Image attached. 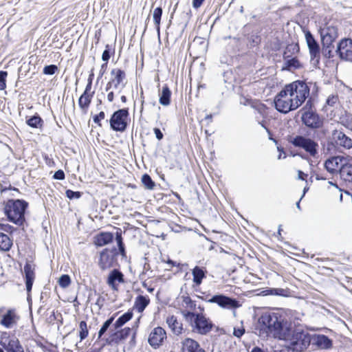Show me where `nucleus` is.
Masks as SVG:
<instances>
[{"label": "nucleus", "instance_id": "1", "mask_svg": "<svg viewBox=\"0 0 352 352\" xmlns=\"http://www.w3.org/2000/svg\"><path fill=\"white\" fill-rule=\"evenodd\" d=\"M254 332L262 338L272 336L284 340L293 352H303L311 341V335L307 331L294 327L279 312L263 313L254 324Z\"/></svg>", "mask_w": 352, "mask_h": 352}, {"label": "nucleus", "instance_id": "2", "mask_svg": "<svg viewBox=\"0 0 352 352\" xmlns=\"http://www.w3.org/2000/svg\"><path fill=\"white\" fill-rule=\"evenodd\" d=\"M182 314L192 328V331L201 335H206L212 329V321L202 313H195L190 311H182Z\"/></svg>", "mask_w": 352, "mask_h": 352}, {"label": "nucleus", "instance_id": "3", "mask_svg": "<svg viewBox=\"0 0 352 352\" xmlns=\"http://www.w3.org/2000/svg\"><path fill=\"white\" fill-rule=\"evenodd\" d=\"M28 203L21 199L8 200L5 206V213L10 221L22 226L25 221V212Z\"/></svg>", "mask_w": 352, "mask_h": 352}, {"label": "nucleus", "instance_id": "4", "mask_svg": "<svg viewBox=\"0 0 352 352\" xmlns=\"http://www.w3.org/2000/svg\"><path fill=\"white\" fill-rule=\"evenodd\" d=\"M294 100L300 107L309 96L310 88L302 80H296L285 86Z\"/></svg>", "mask_w": 352, "mask_h": 352}, {"label": "nucleus", "instance_id": "5", "mask_svg": "<svg viewBox=\"0 0 352 352\" xmlns=\"http://www.w3.org/2000/svg\"><path fill=\"white\" fill-rule=\"evenodd\" d=\"M274 102L276 109L283 113H287L299 107L285 87L276 96Z\"/></svg>", "mask_w": 352, "mask_h": 352}, {"label": "nucleus", "instance_id": "6", "mask_svg": "<svg viewBox=\"0 0 352 352\" xmlns=\"http://www.w3.org/2000/svg\"><path fill=\"white\" fill-rule=\"evenodd\" d=\"M289 142L295 147L305 150L311 157H315L318 154L319 145L314 140L302 135L291 137Z\"/></svg>", "mask_w": 352, "mask_h": 352}, {"label": "nucleus", "instance_id": "7", "mask_svg": "<svg viewBox=\"0 0 352 352\" xmlns=\"http://www.w3.org/2000/svg\"><path fill=\"white\" fill-rule=\"evenodd\" d=\"M129 109L124 108L116 111L109 120L111 128L115 131L124 132L127 127Z\"/></svg>", "mask_w": 352, "mask_h": 352}, {"label": "nucleus", "instance_id": "8", "mask_svg": "<svg viewBox=\"0 0 352 352\" xmlns=\"http://www.w3.org/2000/svg\"><path fill=\"white\" fill-rule=\"evenodd\" d=\"M311 105V100L309 99L307 101L306 105L302 109L305 111L302 114V121L309 128L318 129L322 126V122L316 112L310 110Z\"/></svg>", "mask_w": 352, "mask_h": 352}, {"label": "nucleus", "instance_id": "9", "mask_svg": "<svg viewBox=\"0 0 352 352\" xmlns=\"http://www.w3.org/2000/svg\"><path fill=\"white\" fill-rule=\"evenodd\" d=\"M117 255L116 249L109 250L105 248L100 254L98 265L102 270H107L114 266L116 263V256Z\"/></svg>", "mask_w": 352, "mask_h": 352}, {"label": "nucleus", "instance_id": "10", "mask_svg": "<svg viewBox=\"0 0 352 352\" xmlns=\"http://www.w3.org/2000/svg\"><path fill=\"white\" fill-rule=\"evenodd\" d=\"M331 141L335 146L342 147L345 149L352 148V139L340 130L333 131Z\"/></svg>", "mask_w": 352, "mask_h": 352}, {"label": "nucleus", "instance_id": "11", "mask_svg": "<svg viewBox=\"0 0 352 352\" xmlns=\"http://www.w3.org/2000/svg\"><path fill=\"white\" fill-rule=\"evenodd\" d=\"M111 78L107 84L106 90L108 91L111 87L118 89L120 86L124 88L125 83L124 80L126 79V74L124 71L120 69H113L111 71Z\"/></svg>", "mask_w": 352, "mask_h": 352}, {"label": "nucleus", "instance_id": "12", "mask_svg": "<svg viewBox=\"0 0 352 352\" xmlns=\"http://www.w3.org/2000/svg\"><path fill=\"white\" fill-rule=\"evenodd\" d=\"M339 57L345 60H352V40L351 38L342 39L336 50Z\"/></svg>", "mask_w": 352, "mask_h": 352}, {"label": "nucleus", "instance_id": "13", "mask_svg": "<svg viewBox=\"0 0 352 352\" xmlns=\"http://www.w3.org/2000/svg\"><path fill=\"white\" fill-rule=\"evenodd\" d=\"M0 344L6 352H24L23 346L16 337H2Z\"/></svg>", "mask_w": 352, "mask_h": 352}, {"label": "nucleus", "instance_id": "14", "mask_svg": "<svg viewBox=\"0 0 352 352\" xmlns=\"http://www.w3.org/2000/svg\"><path fill=\"white\" fill-rule=\"evenodd\" d=\"M208 302L217 303L221 307L226 309H235L241 306L239 302L234 298H232L224 295L213 296Z\"/></svg>", "mask_w": 352, "mask_h": 352}, {"label": "nucleus", "instance_id": "15", "mask_svg": "<svg viewBox=\"0 0 352 352\" xmlns=\"http://www.w3.org/2000/svg\"><path fill=\"white\" fill-rule=\"evenodd\" d=\"M166 338V333L165 330L161 327H157L150 333L148 342L153 348L157 349L162 344Z\"/></svg>", "mask_w": 352, "mask_h": 352}, {"label": "nucleus", "instance_id": "16", "mask_svg": "<svg viewBox=\"0 0 352 352\" xmlns=\"http://www.w3.org/2000/svg\"><path fill=\"white\" fill-rule=\"evenodd\" d=\"M346 159L341 156L332 157L326 160L324 167L326 170L331 173L335 174L340 172Z\"/></svg>", "mask_w": 352, "mask_h": 352}, {"label": "nucleus", "instance_id": "17", "mask_svg": "<svg viewBox=\"0 0 352 352\" xmlns=\"http://www.w3.org/2000/svg\"><path fill=\"white\" fill-rule=\"evenodd\" d=\"M320 36L323 45H332L338 37L337 28L329 26L320 30Z\"/></svg>", "mask_w": 352, "mask_h": 352}, {"label": "nucleus", "instance_id": "18", "mask_svg": "<svg viewBox=\"0 0 352 352\" xmlns=\"http://www.w3.org/2000/svg\"><path fill=\"white\" fill-rule=\"evenodd\" d=\"M124 282L123 274L118 269L113 270L109 274L107 283L114 291H118V283Z\"/></svg>", "mask_w": 352, "mask_h": 352}, {"label": "nucleus", "instance_id": "19", "mask_svg": "<svg viewBox=\"0 0 352 352\" xmlns=\"http://www.w3.org/2000/svg\"><path fill=\"white\" fill-rule=\"evenodd\" d=\"M305 38L309 50L311 58L312 60L316 58L317 62H318V58L320 56V47L318 43L309 31H307L305 33Z\"/></svg>", "mask_w": 352, "mask_h": 352}, {"label": "nucleus", "instance_id": "20", "mask_svg": "<svg viewBox=\"0 0 352 352\" xmlns=\"http://www.w3.org/2000/svg\"><path fill=\"white\" fill-rule=\"evenodd\" d=\"M182 352H206L201 348L199 344L195 340L189 338L181 342Z\"/></svg>", "mask_w": 352, "mask_h": 352}, {"label": "nucleus", "instance_id": "21", "mask_svg": "<svg viewBox=\"0 0 352 352\" xmlns=\"http://www.w3.org/2000/svg\"><path fill=\"white\" fill-rule=\"evenodd\" d=\"M24 273L25 278V286L29 294L32 288V285L35 278L34 267L29 263L24 266Z\"/></svg>", "mask_w": 352, "mask_h": 352}, {"label": "nucleus", "instance_id": "22", "mask_svg": "<svg viewBox=\"0 0 352 352\" xmlns=\"http://www.w3.org/2000/svg\"><path fill=\"white\" fill-rule=\"evenodd\" d=\"M17 319L18 317L14 311L8 310L7 313L2 316L0 324L8 329H10L16 323Z\"/></svg>", "mask_w": 352, "mask_h": 352}, {"label": "nucleus", "instance_id": "23", "mask_svg": "<svg viewBox=\"0 0 352 352\" xmlns=\"http://www.w3.org/2000/svg\"><path fill=\"white\" fill-rule=\"evenodd\" d=\"M166 322L173 333L179 335L182 333L183 324L177 320L176 316H170L167 317Z\"/></svg>", "mask_w": 352, "mask_h": 352}, {"label": "nucleus", "instance_id": "24", "mask_svg": "<svg viewBox=\"0 0 352 352\" xmlns=\"http://www.w3.org/2000/svg\"><path fill=\"white\" fill-rule=\"evenodd\" d=\"M113 239V234L110 232H101L95 237V244L97 246H104L112 242Z\"/></svg>", "mask_w": 352, "mask_h": 352}, {"label": "nucleus", "instance_id": "25", "mask_svg": "<svg viewBox=\"0 0 352 352\" xmlns=\"http://www.w3.org/2000/svg\"><path fill=\"white\" fill-rule=\"evenodd\" d=\"M339 173L346 182H352V162H344Z\"/></svg>", "mask_w": 352, "mask_h": 352}, {"label": "nucleus", "instance_id": "26", "mask_svg": "<svg viewBox=\"0 0 352 352\" xmlns=\"http://www.w3.org/2000/svg\"><path fill=\"white\" fill-rule=\"evenodd\" d=\"M150 302V299L148 296L139 295L135 300L133 309L138 313H142Z\"/></svg>", "mask_w": 352, "mask_h": 352}, {"label": "nucleus", "instance_id": "27", "mask_svg": "<svg viewBox=\"0 0 352 352\" xmlns=\"http://www.w3.org/2000/svg\"><path fill=\"white\" fill-rule=\"evenodd\" d=\"M171 91L167 85L163 86L159 94V102L163 106H168L170 103Z\"/></svg>", "mask_w": 352, "mask_h": 352}, {"label": "nucleus", "instance_id": "28", "mask_svg": "<svg viewBox=\"0 0 352 352\" xmlns=\"http://www.w3.org/2000/svg\"><path fill=\"white\" fill-rule=\"evenodd\" d=\"M12 245V239L6 234L0 232V251H9L11 249Z\"/></svg>", "mask_w": 352, "mask_h": 352}, {"label": "nucleus", "instance_id": "29", "mask_svg": "<svg viewBox=\"0 0 352 352\" xmlns=\"http://www.w3.org/2000/svg\"><path fill=\"white\" fill-rule=\"evenodd\" d=\"M94 92L87 93L83 92L78 100V105L82 110L87 111L89 104L91 102Z\"/></svg>", "mask_w": 352, "mask_h": 352}, {"label": "nucleus", "instance_id": "30", "mask_svg": "<svg viewBox=\"0 0 352 352\" xmlns=\"http://www.w3.org/2000/svg\"><path fill=\"white\" fill-rule=\"evenodd\" d=\"M206 271L204 270L203 267L195 266L193 268L192 271L193 282L197 285H199L201 283L202 280L206 277Z\"/></svg>", "mask_w": 352, "mask_h": 352}, {"label": "nucleus", "instance_id": "31", "mask_svg": "<svg viewBox=\"0 0 352 352\" xmlns=\"http://www.w3.org/2000/svg\"><path fill=\"white\" fill-rule=\"evenodd\" d=\"M284 66L283 69H287L289 71L300 69L302 67V64L300 63L298 59L296 57L294 58H289L287 59H284Z\"/></svg>", "mask_w": 352, "mask_h": 352}, {"label": "nucleus", "instance_id": "32", "mask_svg": "<svg viewBox=\"0 0 352 352\" xmlns=\"http://www.w3.org/2000/svg\"><path fill=\"white\" fill-rule=\"evenodd\" d=\"M131 333V329L129 327H125L120 331L115 332L113 336V340L116 342L122 341L126 339Z\"/></svg>", "mask_w": 352, "mask_h": 352}, {"label": "nucleus", "instance_id": "33", "mask_svg": "<svg viewBox=\"0 0 352 352\" xmlns=\"http://www.w3.org/2000/svg\"><path fill=\"white\" fill-rule=\"evenodd\" d=\"M316 344L322 349H329L332 345L331 340L324 335H319L315 340Z\"/></svg>", "mask_w": 352, "mask_h": 352}, {"label": "nucleus", "instance_id": "34", "mask_svg": "<svg viewBox=\"0 0 352 352\" xmlns=\"http://www.w3.org/2000/svg\"><path fill=\"white\" fill-rule=\"evenodd\" d=\"M162 15V8L161 7L156 8L153 11V19L155 25L156 30L160 35V21Z\"/></svg>", "mask_w": 352, "mask_h": 352}, {"label": "nucleus", "instance_id": "35", "mask_svg": "<svg viewBox=\"0 0 352 352\" xmlns=\"http://www.w3.org/2000/svg\"><path fill=\"white\" fill-rule=\"evenodd\" d=\"M132 312L127 311L122 314L120 317H119L113 326L114 327L115 329H118V328L123 326L128 321H129L132 318Z\"/></svg>", "mask_w": 352, "mask_h": 352}, {"label": "nucleus", "instance_id": "36", "mask_svg": "<svg viewBox=\"0 0 352 352\" xmlns=\"http://www.w3.org/2000/svg\"><path fill=\"white\" fill-rule=\"evenodd\" d=\"M299 46L297 43H292L287 45L283 54L284 59L291 58L294 54H297L299 52Z\"/></svg>", "mask_w": 352, "mask_h": 352}, {"label": "nucleus", "instance_id": "37", "mask_svg": "<svg viewBox=\"0 0 352 352\" xmlns=\"http://www.w3.org/2000/svg\"><path fill=\"white\" fill-rule=\"evenodd\" d=\"M26 123L30 127L38 129L43 126V120L38 115H35L28 119Z\"/></svg>", "mask_w": 352, "mask_h": 352}, {"label": "nucleus", "instance_id": "38", "mask_svg": "<svg viewBox=\"0 0 352 352\" xmlns=\"http://www.w3.org/2000/svg\"><path fill=\"white\" fill-rule=\"evenodd\" d=\"M116 240L117 241L118 250H119L120 254L124 256L126 255V252H125L124 245L122 241V230L120 228L117 229V231L116 232Z\"/></svg>", "mask_w": 352, "mask_h": 352}, {"label": "nucleus", "instance_id": "39", "mask_svg": "<svg viewBox=\"0 0 352 352\" xmlns=\"http://www.w3.org/2000/svg\"><path fill=\"white\" fill-rule=\"evenodd\" d=\"M142 182L145 188L148 190H153L155 186V183L148 174H144L142 175Z\"/></svg>", "mask_w": 352, "mask_h": 352}, {"label": "nucleus", "instance_id": "40", "mask_svg": "<svg viewBox=\"0 0 352 352\" xmlns=\"http://www.w3.org/2000/svg\"><path fill=\"white\" fill-rule=\"evenodd\" d=\"M88 328L85 321H81L79 324V337L80 341L85 340L88 336Z\"/></svg>", "mask_w": 352, "mask_h": 352}, {"label": "nucleus", "instance_id": "41", "mask_svg": "<svg viewBox=\"0 0 352 352\" xmlns=\"http://www.w3.org/2000/svg\"><path fill=\"white\" fill-rule=\"evenodd\" d=\"M58 283L62 288H67L71 284L70 276L67 274H63L58 279Z\"/></svg>", "mask_w": 352, "mask_h": 352}, {"label": "nucleus", "instance_id": "42", "mask_svg": "<svg viewBox=\"0 0 352 352\" xmlns=\"http://www.w3.org/2000/svg\"><path fill=\"white\" fill-rule=\"evenodd\" d=\"M114 320V316L111 317L108 320H107L103 325L102 326L101 329H100L98 332V338H101L102 336L107 331V329L109 328L110 325L113 323Z\"/></svg>", "mask_w": 352, "mask_h": 352}, {"label": "nucleus", "instance_id": "43", "mask_svg": "<svg viewBox=\"0 0 352 352\" xmlns=\"http://www.w3.org/2000/svg\"><path fill=\"white\" fill-rule=\"evenodd\" d=\"M183 305L190 310H195L196 308V303L189 296L183 297Z\"/></svg>", "mask_w": 352, "mask_h": 352}, {"label": "nucleus", "instance_id": "44", "mask_svg": "<svg viewBox=\"0 0 352 352\" xmlns=\"http://www.w3.org/2000/svg\"><path fill=\"white\" fill-rule=\"evenodd\" d=\"M266 295L285 296L286 290L281 288H273L265 290Z\"/></svg>", "mask_w": 352, "mask_h": 352}, {"label": "nucleus", "instance_id": "45", "mask_svg": "<svg viewBox=\"0 0 352 352\" xmlns=\"http://www.w3.org/2000/svg\"><path fill=\"white\" fill-rule=\"evenodd\" d=\"M58 71V67L55 65H47L43 68V74L46 75H53Z\"/></svg>", "mask_w": 352, "mask_h": 352}, {"label": "nucleus", "instance_id": "46", "mask_svg": "<svg viewBox=\"0 0 352 352\" xmlns=\"http://www.w3.org/2000/svg\"><path fill=\"white\" fill-rule=\"evenodd\" d=\"M66 196L70 199H79L81 197V192L78 191H73L72 190H67L65 192Z\"/></svg>", "mask_w": 352, "mask_h": 352}, {"label": "nucleus", "instance_id": "47", "mask_svg": "<svg viewBox=\"0 0 352 352\" xmlns=\"http://www.w3.org/2000/svg\"><path fill=\"white\" fill-rule=\"evenodd\" d=\"M8 76V72L5 71L0 72V90H3L6 87V78Z\"/></svg>", "mask_w": 352, "mask_h": 352}, {"label": "nucleus", "instance_id": "48", "mask_svg": "<svg viewBox=\"0 0 352 352\" xmlns=\"http://www.w3.org/2000/svg\"><path fill=\"white\" fill-rule=\"evenodd\" d=\"M333 45H323L322 54L324 56L327 58L333 57L332 49H333Z\"/></svg>", "mask_w": 352, "mask_h": 352}, {"label": "nucleus", "instance_id": "49", "mask_svg": "<svg viewBox=\"0 0 352 352\" xmlns=\"http://www.w3.org/2000/svg\"><path fill=\"white\" fill-rule=\"evenodd\" d=\"M105 117V113L104 111H100L98 115H96L93 117V120L94 123L97 124L98 126H101L102 124L100 123V120H103Z\"/></svg>", "mask_w": 352, "mask_h": 352}, {"label": "nucleus", "instance_id": "50", "mask_svg": "<svg viewBox=\"0 0 352 352\" xmlns=\"http://www.w3.org/2000/svg\"><path fill=\"white\" fill-rule=\"evenodd\" d=\"M338 97L336 95H330L327 99V104L331 107H333L338 102Z\"/></svg>", "mask_w": 352, "mask_h": 352}, {"label": "nucleus", "instance_id": "51", "mask_svg": "<svg viewBox=\"0 0 352 352\" xmlns=\"http://www.w3.org/2000/svg\"><path fill=\"white\" fill-rule=\"evenodd\" d=\"M245 333V329L243 327L241 328H234L233 334L234 336L237 338H241Z\"/></svg>", "mask_w": 352, "mask_h": 352}, {"label": "nucleus", "instance_id": "52", "mask_svg": "<svg viewBox=\"0 0 352 352\" xmlns=\"http://www.w3.org/2000/svg\"><path fill=\"white\" fill-rule=\"evenodd\" d=\"M65 173L63 172V170H58L55 172L53 177L55 179L63 180L65 179Z\"/></svg>", "mask_w": 352, "mask_h": 352}, {"label": "nucleus", "instance_id": "53", "mask_svg": "<svg viewBox=\"0 0 352 352\" xmlns=\"http://www.w3.org/2000/svg\"><path fill=\"white\" fill-rule=\"evenodd\" d=\"M153 131H154V133H155V135L156 136V138L158 140H161L163 139L164 135H163L162 132L160 131V129L154 128Z\"/></svg>", "mask_w": 352, "mask_h": 352}, {"label": "nucleus", "instance_id": "54", "mask_svg": "<svg viewBox=\"0 0 352 352\" xmlns=\"http://www.w3.org/2000/svg\"><path fill=\"white\" fill-rule=\"evenodd\" d=\"M110 58V53L108 49L105 50L102 54V59L104 61H108Z\"/></svg>", "mask_w": 352, "mask_h": 352}, {"label": "nucleus", "instance_id": "55", "mask_svg": "<svg viewBox=\"0 0 352 352\" xmlns=\"http://www.w3.org/2000/svg\"><path fill=\"white\" fill-rule=\"evenodd\" d=\"M289 351H291L290 349L286 344L285 347H276L274 352H289Z\"/></svg>", "mask_w": 352, "mask_h": 352}, {"label": "nucleus", "instance_id": "56", "mask_svg": "<svg viewBox=\"0 0 352 352\" xmlns=\"http://www.w3.org/2000/svg\"><path fill=\"white\" fill-rule=\"evenodd\" d=\"M2 230L6 232L12 233L15 229L10 225H3Z\"/></svg>", "mask_w": 352, "mask_h": 352}, {"label": "nucleus", "instance_id": "57", "mask_svg": "<svg viewBox=\"0 0 352 352\" xmlns=\"http://www.w3.org/2000/svg\"><path fill=\"white\" fill-rule=\"evenodd\" d=\"M204 0H193L192 1V6L195 8H199Z\"/></svg>", "mask_w": 352, "mask_h": 352}, {"label": "nucleus", "instance_id": "58", "mask_svg": "<svg viewBox=\"0 0 352 352\" xmlns=\"http://www.w3.org/2000/svg\"><path fill=\"white\" fill-rule=\"evenodd\" d=\"M259 113L263 114V111H265V107L263 104H259L254 107Z\"/></svg>", "mask_w": 352, "mask_h": 352}, {"label": "nucleus", "instance_id": "59", "mask_svg": "<svg viewBox=\"0 0 352 352\" xmlns=\"http://www.w3.org/2000/svg\"><path fill=\"white\" fill-rule=\"evenodd\" d=\"M307 176V175L304 173L302 171H301V170L298 171V177L299 179L305 180Z\"/></svg>", "mask_w": 352, "mask_h": 352}, {"label": "nucleus", "instance_id": "60", "mask_svg": "<svg viewBox=\"0 0 352 352\" xmlns=\"http://www.w3.org/2000/svg\"><path fill=\"white\" fill-rule=\"evenodd\" d=\"M113 98H114V94L113 91H111L107 95V100L109 101V102H112L113 100Z\"/></svg>", "mask_w": 352, "mask_h": 352}, {"label": "nucleus", "instance_id": "61", "mask_svg": "<svg viewBox=\"0 0 352 352\" xmlns=\"http://www.w3.org/2000/svg\"><path fill=\"white\" fill-rule=\"evenodd\" d=\"M107 67V63H104L103 65H102L101 66V69H100V76H102L104 72H105V67Z\"/></svg>", "mask_w": 352, "mask_h": 352}, {"label": "nucleus", "instance_id": "62", "mask_svg": "<svg viewBox=\"0 0 352 352\" xmlns=\"http://www.w3.org/2000/svg\"><path fill=\"white\" fill-rule=\"evenodd\" d=\"M212 114H209L205 117V120L208 122V124H210L212 122Z\"/></svg>", "mask_w": 352, "mask_h": 352}, {"label": "nucleus", "instance_id": "63", "mask_svg": "<svg viewBox=\"0 0 352 352\" xmlns=\"http://www.w3.org/2000/svg\"><path fill=\"white\" fill-rule=\"evenodd\" d=\"M91 86H92V85H91V84H88V83H87V86H86V88H85V90L84 91V92H87V93H91Z\"/></svg>", "mask_w": 352, "mask_h": 352}, {"label": "nucleus", "instance_id": "64", "mask_svg": "<svg viewBox=\"0 0 352 352\" xmlns=\"http://www.w3.org/2000/svg\"><path fill=\"white\" fill-rule=\"evenodd\" d=\"M251 352H264L263 350H261L258 347H254Z\"/></svg>", "mask_w": 352, "mask_h": 352}]
</instances>
